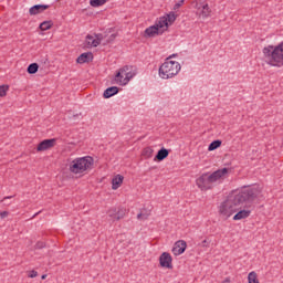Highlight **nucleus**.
<instances>
[{
    "label": "nucleus",
    "mask_w": 283,
    "mask_h": 283,
    "mask_svg": "<svg viewBox=\"0 0 283 283\" xmlns=\"http://www.w3.org/2000/svg\"><path fill=\"white\" fill-rule=\"evenodd\" d=\"M263 56L268 65L272 67H281L283 65V42L279 43L276 46L268 45L263 49Z\"/></svg>",
    "instance_id": "obj_2"
},
{
    "label": "nucleus",
    "mask_w": 283,
    "mask_h": 283,
    "mask_svg": "<svg viewBox=\"0 0 283 283\" xmlns=\"http://www.w3.org/2000/svg\"><path fill=\"white\" fill-rule=\"evenodd\" d=\"M184 3H185V0H180V1L176 2L174 6V10H178Z\"/></svg>",
    "instance_id": "obj_35"
},
{
    "label": "nucleus",
    "mask_w": 283,
    "mask_h": 283,
    "mask_svg": "<svg viewBox=\"0 0 283 283\" xmlns=\"http://www.w3.org/2000/svg\"><path fill=\"white\" fill-rule=\"evenodd\" d=\"M149 218V212H140L137 214V220H147Z\"/></svg>",
    "instance_id": "obj_29"
},
{
    "label": "nucleus",
    "mask_w": 283,
    "mask_h": 283,
    "mask_svg": "<svg viewBox=\"0 0 283 283\" xmlns=\"http://www.w3.org/2000/svg\"><path fill=\"white\" fill-rule=\"evenodd\" d=\"M171 262H174V259L169 252H164L159 256V264L163 269H174V264Z\"/></svg>",
    "instance_id": "obj_8"
},
{
    "label": "nucleus",
    "mask_w": 283,
    "mask_h": 283,
    "mask_svg": "<svg viewBox=\"0 0 283 283\" xmlns=\"http://www.w3.org/2000/svg\"><path fill=\"white\" fill-rule=\"evenodd\" d=\"M11 198H13V196L4 197L3 200H11Z\"/></svg>",
    "instance_id": "obj_39"
},
{
    "label": "nucleus",
    "mask_w": 283,
    "mask_h": 283,
    "mask_svg": "<svg viewBox=\"0 0 283 283\" xmlns=\"http://www.w3.org/2000/svg\"><path fill=\"white\" fill-rule=\"evenodd\" d=\"M56 145V139H44L38 145V151H48V149H52Z\"/></svg>",
    "instance_id": "obj_11"
},
{
    "label": "nucleus",
    "mask_w": 283,
    "mask_h": 283,
    "mask_svg": "<svg viewBox=\"0 0 283 283\" xmlns=\"http://www.w3.org/2000/svg\"><path fill=\"white\" fill-rule=\"evenodd\" d=\"M134 76H136V72H134V69L132 66H123L115 74L114 78L112 80V84L125 87V85H128Z\"/></svg>",
    "instance_id": "obj_4"
},
{
    "label": "nucleus",
    "mask_w": 283,
    "mask_h": 283,
    "mask_svg": "<svg viewBox=\"0 0 283 283\" xmlns=\"http://www.w3.org/2000/svg\"><path fill=\"white\" fill-rule=\"evenodd\" d=\"M38 275H39V272H36L34 270L30 271V273H29V277H32V279L36 277Z\"/></svg>",
    "instance_id": "obj_36"
},
{
    "label": "nucleus",
    "mask_w": 283,
    "mask_h": 283,
    "mask_svg": "<svg viewBox=\"0 0 283 283\" xmlns=\"http://www.w3.org/2000/svg\"><path fill=\"white\" fill-rule=\"evenodd\" d=\"M144 154H145V156H147V158H151V154H154V149H151V148H146V149L144 150Z\"/></svg>",
    "instance_id": "obj_33"
},
{
    "label": "nucleus",
    "mask_w": 283,
    "mask_h": 283,
    "mask_svg": "<svg viewBox=\"0 0 283 283\" xmlns=\"http://www.w3.org/2000/svg\"><path fill=\"white\" fill-rule=\"evenodd\" d=\"M28 74H36L39 72V64L31 63L27 69Z\"/></svg>",
    "instance_id": "obj_23"
},
{
    "label": "nucleus",
    "mask_w": 283,
    "mask_h": 283,
    "mask_svg": "<svg viewBox=\"0 0 283 283\" xmlns=\"http://www.w3.org/2000/svg\"><path fill=\"white\" fill-rule=\"evenodd\" d=\"M125 178L122 175H117L112 179V189L116 190L123 185Z\"/></svg>",
    "instance_id": "obj_18"
},
{
    "label": "nucleus",
    "mask_w": 283,
    "mask_h": 283,
    "mask_svg": "<svg viewBox=\"0 0 283 283\" xmlns=\"http://www.w3.org/2000/svg\"><path fill=\"white\" fill-rule=\"evenodd\" d=\"M105 3H107V0H90L92 8H101V6H105Z\"/></svg>",
    "instance_id": "obj_22"
},
{
    "label": "nucleus",
    "mask_w": 283,
    "mask_h": 283,
    "mask_svg": "<svg viewBox=\"0 0 283 283\" xmlns=\"http://www.w3.org/2000/svg\"><path fill=\"white\" fill-rule=\"evenodd\" d=\"M220 145H222V142L217 139L213 140L209 146H208V151H216V149H218L220 147Z\"/></svg>",
    "instance_id": "obj_21"
},
{
    "label": "nucleus",
    "mask_w": 283,
    "mask_h": 283,
    "mask_svg": "<svg viewBox=\"0 0 283 283\" xmlns=\"http://www.w3.org/2000/svg\"><path fill=\"white\" fill-rule=\"evenodd\" d=\"M251 216V210L242 209V205L240 206V209L237 211V213L233 216V220H245V218H249Z\"/></svg>",
    "instance_id": "obj_15"
},
{
    "label": "nucleus",
    "mask_w": 283,
    "mask_h": 283,
    "mask_svg": "<svg viewBox=\"0 0 283 283\" xmlns=\"http://www.w3.org/2000/svg\"><path fill=\"white\" fill-rule=\"evenodd\" d=\"M202 247H209V241L207 239L202 241Z\"/></svg>",
    "instance_id": "obj_38"
},
{
    "label": "nucleus",
    "mask_w": 283,
    "mask_h": 283,
    "mask_svg": "<svg viewBox=\"0 0 283 283\" xmlns=\"http://www.w3.org/2000/svg\"><path fill=\"white\" fill-rule=\"evenodd\" d=\"M197 187H199L201 191H209V189H213V181L211 180V176L208 172L202 174L197 179Z\"/></svg>",
    "instance_id": "obj_6"
},
{
    "label": "nucleus",
    "mask_w": 283,
    "mask_h": 283,
    "mask_svg": "<svg viewBox=\"0 0 283 283\" xmlns=\"http://www.w3.org/2000/svg\"><path fill=\"white\" fill-rule=\"evenodd\" d=\"M176 56H178V55L177 54H171L170 56H168V59H170V61H171V59H174Z\"/></svg>",
    "instance_id": "obj_40"
},
{
    "label": "nucleus",
    "mask_w": 283,
    "mask_h": 283,
    "mask_svg": "<svg viewBox=\"0 0 283 283\" xmlns=\"http://www.w3.org/2000/svg\"><path fill=\"white\" fill-rule=\"evenodd\" d=\"M195 8L198 10L199 17H201V19H209V17H211V8H209L208 3L199 4L197 2Z\"/></svg>",
    "instance_id": "obj_9"
},
{
    "label": "nucleus",
    "mask_w": 283,
    "mask_h": 283,
    "mask_svg": "<svg viewBox=\"0 0 283 283\" xmlns=\"http://www.w3.org/2000/svg\"><path fill=\"white\" fill-rule=\"evenodd\" d=\"M167 156H169V150L166 148H161L158 150L157 155L155 156V160L163 161L165 160V158H167Z\"/></svg>",
    "instance_id": "obj_20"
},
{
    "label": "nucleus",
    "mask_w": 283,
    "mask_h": 283,
    "mask_svg": "<svg viewBox=\"0 0 283 283\" xmlns=\"http://www.w3.org/2000/svg\"><path fill=\"white\" fill-rule=\"evenodd\" d=\"M8 216H10V212L8 211H2L0 212V218L3 220V218H8Z\"/></svg>",
    "instance_id": "obj_37"
},
{
    "label": "nucleus",
    "mask_w": 283,
    "mask_h": 283,
    "mask_svg": "<svg viewBox=\"0 0 283 283\" xmlns=\"http://www.w3.org/2000/svg\"><path fill=\"white\" fill-rule=\"evenodd\" d=\"M181 70L182 66L178 61H174L170 60V57H167L165 62L159 66V78H163V81H169V78L178 76Z\"/></svg>",
    "instance_id": "obj_3"
},
{
    "label": "nucleus",
    "mask_w": 283,
    "mask_h": 283,
    "mask_svg": "<svg viewBox=\"0 0 283 283\" xmlns=\"http://www.w3.org/2000/svg\"><path fill=\"white\" fill-rule=\"evenodd\" d=\"M52 28V22L50 21H44L40 24V30H42V32H45L46 30H50Z\"/></svg>",
    "instance_id": "obj_26"
},
{
    "label": "nucleus",
    "mask_w": 283,
    "mask_h": 283,
    "mask_svg": "<svg viewBox=\"0 0 283 283\" xmlns=\"http://www.w3.org/2000/svg\"><path fill=\"white\" fill-rule=\"evenodd\" d=\"M209 176L210 180H212V185H216V182H222V180L229 176V168L218 169L209 174Z\"/></svg>",
    "instance_id": "obj_7"
},
{
    "label": "nucleus",
    "mask_w": 283,
    "mask_h": 283,
    "mask_svg": "<svg viewBox=\"0 0 283 283\" xmlns=\"http://www.w3.org/2000/svg\"><path fill=\"white\" fill-rule=\"evenodd\" d=\"M94 36L98 45H101V42L103 41V39H105V35H103V33H95Z\"/></svg>",
    "instance_id": "obj_30"
},
{
    "label": "nucleus",
    "mask_w": 283,
    "mask_h": 283,
    "mask_svg": "<svg viewBox=\"0 0 283 283\" xmlns=\"http://www.w3.org/2000/svg\"><path fill=\"white\" fill-rule=\"evenodd\" d=\"M123 218H125V210L119 209L117 214H115L114 220H123Z\"/></svg>",
    "instance_id": "obj_28"
},
{
    "label": "nucleus",
    "mask_w": 283,
    "mask_h": 283,
    "mask_svg": "<svg viewBox=\"0 0 283 283\" xmlns=\"http://www.w3.org/2000/svg\"><path fill=\"white\" fill-rule=\"evenodd\" d=\"M86 45H88V48H98V41H96L95 35H86V40H85Z\"/></svg>",
    "instance_id": "obj_19"
},
{
    "label": "nucleus",
    "mask_w": 283,
    "mask_h": 283,
    "mask_svg": "<svg viewBox=\"0 0 283 283\" xmlns=\"http://www.w3.org/2000/svg\"><path fill=\"white\" fill-rule=\"evenodd\" d=\"M164 18H166V23H168V25H169V23L171 24V23H174V21H176V13L170 12V13L164 15Z\"/></svg>",
    "instance_id": "obj_25"
},
{
    "label": "nucleus",
    "mask_w": 283,
    "mask_h": 283,
    "mask_svg": "<svg viewBox=\"0 0 283 283\" xmlns=\"http://www.w3.org/2000/svg\"><path fill=\"white\" fill-rule=\"evenodd\" d=\"M94 59V55L92 52L82 53L77 60L76 63L83 64V63H90Z\"/></svg>",
    "instance_id": "obj_16"
},
{
    "label": "nucleus",
    "mask_w": 283,
    "mask_h": 283,
    "mask_svg": "<svg viewBox=\"0 0 283 283\" xmlns=\"http://www.w3.org/2000/svg\"><path fill=\"white\" fill-rule=\"evenodd\" d=\"M155 25L159 30L160 34L167 32L169 30V25L167 23V18L160 17L158 20H156Z\"/></svg>",
    "instance_id": "obj_13"
},
{
    "label": "nucleus",
    "mask_w": 283,
    "mask_h": 283,
    "mask_svg": "<svg viewBox=\"0 0 283 283\" xmlns=\"http://www.w3.org/2000/svg\"><path fill=\"white\" fill-rule=\"evenodd\" d=\"M108 216L109 218H112L113 221H115L114 218L115 216H117L116 208H112L111 210H108Z\"/></svg>",
    "instance_id": "obj_32"
},
{
    "label": "nucleus",
    "mask_w": 283,
    "mask_h": 283,
    "mask_svg": "<svg viewBox=\"0 0 283 283\" xmlns=\"http://www.w3.org/2000/svg\"><path fill=\"white\" fill-rule=\"evenodd\" d=\"M8 90H10V86L8 85H0V97L2 98L8 94Z\"/></svg>",
    "instance_id": "obj_27"
},
{
    "label": "nucleus",
    "mask_w": 283,
    "mask_h": 283,
    "mask_svg": "<svg viewBox=\"0 0 283 283\" xmlns=\"http://www.w3.org/2000/svg\"><path fill=\"white\" fill-rule=\"evenodd\" d=\"M35 249H45V242L39 241L35 243Z\"/></svg>",
    "instance_id": "obj_34"
},
{
    "label": "nucleus",
    "mask_w": 283,
    "mask_h": 283,
    "mask_svg": "<svg viewBox=\"0 0 283 283\" xmlns=\"http://www.w3.org/2000/svg\"><path fill=\"white\" fill-rule=\"evenodd\" d=\"M116 36H118V33H113L111 34L107 40L106 43H114V41H116Z\"/></svg>",
    "instance_id": "obj_31"
},
{
    "label": "nucleus",
    "mask_w": 283,
    "mask_h": 283,
    "mask_svg": "<svg viewBox=\"0 0 283 283\" xmlns=\"http://www.w3.org/2000/svg\"><path fill=\"white\" fill-rule=\"evenodd\" d=\"M160 34H163V33H160V31L157 29L156 24L146 28V30L144 31V36H147L148 39L158 36Z\"/></svg>",
    "instance_id": "obj_14"
},
{
    "label": "nucleus",
    "mask_w": 283,
    "mask_h": 283,
    "mask_svg": "<svg viewBox=\"0 0 283 283\" xmlns=\"http://www.w3.org/2000/svg\"><path fill=\"white\" fill-rule=\"evenodd\" d=\"M255 198H258V190L253 188L234 191L219 205V216L229 220L233 213H238V211H240V207H242L244 202H253Z\"/></svg>",
    "instance_id": "obj_1"
},
{
    "label": "nucleus",
    "mask_w": 283,
    "mask_h": 283,
    "mask_svg": "<svg viewBox=\"0 0 283 283\" xmlns=\"http://www.w3.org/2000/svg\"><path fill=\"white\" fill-rule=\"evenodd\" d=\"M187 251V242L185 240H179L175 242L171 252L174 255H182V253Z\"/></svg>",
    "instance_id": "obj_10"
},
{
    "label": "nucleus",
    "mask_w": 283,
    "mask_h": 283,
    "mask_svg": "<svg viewBox=\"0 0 283 283\" xmlns=\"http://www.w3.org/2000/svg\"><path fill=\"white\" fill-rule=\"evenodd\" d=\"M94 167V158L92 156L77 157L70 165L71 174H84L87 169Z\"/></svg>",
    "instance_id": "obj_5"
},
{
    "label": "nucleus",
    "mask_w": 283,
    "mask_h": 283,
    "mask_svg": "<svg viewBox=\"0 0 283 283\" xmlns=\"http://www.w3.org/2000/svg\"><path fill=\"white\" fill-rule=\"evenodd\" d=\"M248 282L249 283H260V281L258 280V273H255L254 271L250 272L248 274Z\"/></svg>",
    "instance_id": "obj_24"
},
{
    "label": "nucleus",
    "mask_w": 283,
    "mask_h": 283,
    "mask_svg": "<svg viewBox=\"0 0 283 283\" xmlns=\"http://www.w3.org/2000/svg\"><path fill=\"white\" fill-rule=\"evenodd\" d=\"M49 8V4H35L29 9V14L35 17V14H41V12H45Z\"/></svg>",
    "instance_id": "obj_12"
},
{
    "label": "nucleus",
    "mask_w": 283,
    "mask_h": 283,
    "mask_svg": "<svg viewBox=\"0 0 283 283\" xmlns=\"http://www.w3.org/2000/svg\"><path fill=\"white\" fill-rule=\"evenodd\" d=\"M116 94H118V87L111 86L104 91L103 96H104V98H112V96H116Z\"/></svg>",
    "instance_id": "obj_17"
},
{
    "label": "nucleus",
    "mask_w": 283,
    "mask_h": 283,
    "mask_svg": "<svg viewBox=\"0 0 283 283\" xmlns=\"http://www.w3.org/2000/svg\"><path fill=\"white\" fill-rule=\"evenodd\" d=\"M45 277H48V275H46V274L42 275V280H45Z\"/></svg>",
    "instance_id": "obj_41"
}]
</instances>
